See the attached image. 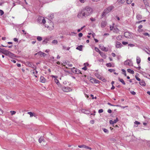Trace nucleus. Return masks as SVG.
<instances>
[{
    "label": "nucleus",
    "mask_w": 150,
    "mask_h": 150,
    "mask_svg": "<svg viewBox=\"0 0 150 150\" xmlns=\"http://www.w3.org/2000/svg\"><path fill=\"white\" fill-rule=\"evenodd\" d=\"M95 50L97 52H100L99 49L97 47H95Z\"/></svg>",
    "instance_id": "nucleus-45"
},
{
    "label": "nucleus",
    "mask_w": 150,
    "mask_h": 150,
    "mask_svg": "<svg viewBox=\"0 0 150 150\" xmlns=\"http://www.w3.org/2000/svg\"><path fill=\"white\" fill-rule=\"evenodd\" d=\"M90 81L93 83H98L99 81L95 79L94 78L91 77L90 79Z\"/></svg>",
    "instance_id": "nucleus-6"
},
{
    "label": "nucleus",
    "mask_w": 150,
    "mask_h": 150,
    "mask_svg": "<svg viewBox=\"0 0 150 150\" xmlns=\"http://www.w3.org/2000/svg\"><path fill=\"white\" fill-rule=\"evenodd\" d=\"M54 81L57 84H58V83H59V80L58 79H55Z\"/></svg>",
    "instance_id": "nucleus-38"
},
{
    "label": "nucleus",
    "mask_w": 150,
    "mask_h": 150,
    "mask_svg": "<svg viewBox=\"0 0 150 150\" xmlns=\"http://www.w3.org/2000/svg\"><path fill=\"white\" fill-rule=\"evenodd\" d=\"M122 71L123 72V74H124L125 76H127L126 74V71L124 69H122Z\"/></svg>",
    "instance_id": "nucleus-33"
},
{
    "label": "nucleus",
    "mask_w": 150,
    "mask_h": 150,
    "mask_svg": "<svg viewBox=\"0 0 150 150\" xmlns=\"http://www.w3.org/2000/svg\"><path fill=\"white\" fill-rule=\"evenodd\" d=\"M146 77L147 78H148L149 79H150V75L149 74H148V75H147L146 76Z\"/></svg>",
    "instance_id": "nucleus-60"
},
{
    "label": "nucleus",
    "mask_w": 150,
    "mask_h": 150,
    "mask_svg": "<svg viewBox=\"0 0 150 150\" xmlns=\"http://www.w3.org/2000/svg\"><path fill=\"white\" fill-rule=\"evenodd\" d=\"M75 73H77V74H79L80 73V71L79 70L77 69H76L75 70Z\"/></svg>",
    "instance_id": "nucleus-36"
},
{
    "label": "nucleus",
    "mask_w": 150,
    "mask_h": 150,
    "mask_svg": "<svg viewBox=\"0 0 150 150\" xmlns=\"http://www.w3.org/2000/svg\"><path fill=\"white\" fill-rule=\"evenodd\" d=\"M103 109H100L99 110L98 112L99 113H100L103 112Z\"/></svg>",
    "instance_id": "nucleus-47"
},
{
    "label": "nucleus",
    "mask_w": 150,
    "mask_h": 150,
    "mask_svg": "<svg viewBox=\"0 0 150 150\" xmlns=\"http://www.w3.org/2000/svg\"><path fill=\"white\" fill-rule=\"evenodd\" d=\"M142 27H143V26L142 25H140L138 26V28L139 29H140L142 28Z\"/></svg>",
    "instance_id": "nucleus-62"
},
{
    "label": "nucleus",
    "mask_w": 150,
    "mask_h": 150,
    "mask_svg": "<svg viewBox=\"0 0 150 150\" xmlns=\"http://www.w3.org/2000/svg\"><path fill=\"white\" fill-rule=\"evenodd\" d=\"M122 37L120 35L118 36L116 38L118 40H121L122 39Z\"/></svg>",
    "instance_id": "nucleus-31"
},
{
    "label": "nucleus",
    "mask_w": 150,
    "mask_h": 150,
    "mask_svg": "<svg viewBox=\"0 0 150 150\" xmlns=\"http://www.w3.org/2000/svg\"><path fill=\"white\" fill-rule=\"evenodd\" d=\"M119 81L121 82L123 84L125 85V82L122 79H120V78H118Z\"/></svg>",
    "instance_id": "nucleus-20"
},
{
    "label": "nucleus",
    "mask_w": 150,
    "mask_h": 150,
    "mask_svg": "<svg viewBox=\"0 0 150 150\" xmlns=\"http://www.w3.org/2000/svg\"><path fill=\"white\" fill-rule=\"evenodd\" d=\"M40 81L42 83L45 82V79L43 76H41L40 78Z\"/></svg>",
    "instance_id": "nucleus-16"
},
{
    "label": "nucleus",
    "mask_w": 150,
    "mask_h": 150,
    "mask_svg": "<svg viewBox=\"0 0 150 150\" xmlns=\"http://www.w3.org/2000/svg\"><path fill=\"white\" fill-rule=\"evenodd\" d=\"M44 140V137H40L38 140V141L40 143H41Z\"/></svg>",
    "instance_id": "nucleus-23"
},
{
    "label": "nucleus",
    "mask_w": 150,
    "mask_h": 150,
    "mask_svg": "<svg viewBox=\"0 0 150 150\" xmlns=\"http://www.w3.org/2000/svg\"><path fill=\"white\" fill-rule=\"evenodd\" d=\"M43 18V17H42L41 16H40L39 17L38 19L39 20H42Z\"/></svg>",
    "instance_id": "nucleus-61"
},
{
    "label": "nucleus",
    "mask_w": 150,
    "mask_h": 150,
    "mask_svg": "<svg viewBox=\"0 0 150 150\" xmlns=\"http://www.w3.org/2000/svg\"><path fill=\"white\" fill-rule=\"evenodd\" d=\"M85 146L86 145H79L78 146L80 148H85Z\"/></svg>",
    "instance_id": "nucleus-40"
},
{
    "label": "nucleus",
    "mask_w": 150,
    "mask_h": 150,
    "mask_svg": "<svg viewBox=\"0 0 150 150\" xmlns=\"http://www.w3.org/2000/svg\"><path fill=\"white\" fill-rule=\"evenodd\" d=\"M122 44L125 45H127L128 44V42L123 41L122 42Z\"/></svg>",
    "instance_id": "nucleus-48"
},
{
    "label": "nucleus",
    "mask_w": 150,
    "mask_h": 150,
    "mask_svg": "<svg viewBox=\"0 0 150 150\" xmlns=\"http://www.w3.org/2000/svg\"><path fill=\"white\" fill-rule=\"evenodd\" d=\"M48 40L47 39L44 40L42 42V44H47V43Z\"/></svg>",
    "instance_id": "nucleus-30"
},
{
    "label": "nucleus",
    "mask_w": 150,
    "mask_h": 150,
    "mask_svg": "<svg viewBox=\"0 0 150 150\" xmlns=\"http://www.w3.org/2000/svg\"><path fill=\"white\" fill-rule=\"evenodd\" d=\"M139 83L142 86H145L146 85V83L143 80H142L141 81H140L139 82Z\"/></svg>",
    "instance_id": "nucleus-17"
},
{
    "label": "nucleus",
    "mask_w": 150,
    "mask_h": 150,
    "mask_svg": "<svg viewBox=\"0 0 150 150\" xmlns=\"http://www.w3.org/2000/svg\"><path fill=\"white\" fill-rule=\"evenodd\" d=\"M114 57H115V54L114 53H112L111 54Z\"/></svg>",
    "instance_id": "nucleus-64"
},
{
    "label": "nucleus",
    "mask_w": 150,
    "mask_h": 150,
    "mask_svg": "<svg viewBox=\"0 0 150 150\" xmlns=\"http://www.w3.org/2000/svg\"><path fill=\"white\" fill-rule=\"evenodd\" d=\"M109 122H110V124H114V123L113 122V121H112V120H110V121H109Z\"/></svg>",
    "instance_id": "nucleus-53"
},
{
    "label": "nucleus",
    "mask_w": 150,
    "mask_h": 150,
    "mask_svg": "<svg viewBox=\"0 0 150 150\" xmlns=\"http://www.w3.org/2000/svg\"><path fill=\"white\" fill-rule=\"evenodd\" d=\"M93 11L92 8L87 6L78 13L77 17L79 18H83L90 16L93 13Z\"/></svg>",
    "instance_id": "nucleus-1"
},
{
    "label": "nucleus",
    "mask_w": 150,
    "mask_h": 150,
    "mask_svg": "<svg viewBox=\"0 0 150 150\" xmlns=\"http://www.w3.org/2000/svg\"><path fill=\"white\" fill-rule=\"evenodd\" d=\"M31 72L33 74L35 77H37V76L35 75V74H37L38 72L36 70H31Z\"/></svg>",
    "instance_id": "nucleus-14"
},
{
    "label": "nucleus",
    "mask_w": 150,
    "mask_h": 150,
    "mask_svg": "<svg viewBox=\"0 0 150 150\" xmlns=\"http://www.w3.org/2000/svg\"><path fill=\"white\" fill-rule=\"evenodd\" d=\"M45 22H46V21H45V19L44 18H43L42 20V23L43 24H44L45 23Z\"/></svg>",
    "instance_id": "nucleus-52"
},
{
    "label": "nucleus",
    "mask_w": 150,
    "mask_h": 150,
    "mask_svg": "<svg viewBox=\"0 0 150 150\" xmlns=\"http://www.w3.org/2000/svg\"><path fill=\"white\" fill-rule=\"evenodd\" d=\"M107 25V22L105 21H102L101 24L102 28H104Z\"/></svg>",
    "instance_id": "nucleus-12"
},
{
    "label": "nucleus",
    "mask_w": 150,
    "mask_h": 150,
    "mask_svg": "<svg viewBox=\"0 0 150 150\" xmlns=\"http://www.w3.org/2000/svg\"><path fill=\"white\" fill-rule=\"evenodd\" d=\"M27 65L29 67H30L32 68L34 70H35L36 69V67L34 65H32L31 63H30V62H27Z\"/></svg>",
    "instance_id": "nucleus-7"
},
{
    "label": "nucleus",
    "mask_w": 150,
    "mask_h": 150,
    "mask_svg": "<svg viewBox=\"0 0 150 150\" xmlns=\"http://www.w3.org/2000/svg\"><path fill=\"white\" fill-rule=\"evenodd\" d=\"M52 43L54 44H57L58 43V41L56 40H54L52 41Z\"/></svg>",
    "instance_id": "nucleus-29"
},
{
    "label": "nucleus",
    "mask_w": 150,
    "mask_h": 150,
    "mask_svg": "<svg viewBox=\"0 0 150 150\" xmlns=\"http://www.w3.org/2000/svg\"><path fill=\"white\" fill-rule=\"evenodd\" d=\"M114 8V6H112L109 7L107 8L106 9L104 10L103 12L102 13V16H104L106 14L111 11Z\"/></svg>",
    "instance_id": "nucleus-2"
},
{
    "label": "nucleus",
    "mask_w": 150,
    "mask_h": 150,
    "mask_svg": "<svg viewBox=\"0 0 150 150\" xmlns=\"http://www.w3.org/2000/svg\"><path fill=\"white\" fill-rule=\"evenodd\" d=\"M131 61L129 60H127L125 61L124 62L125 65H131Z\"/></svg>",
    "instance_id": "nucleus-10"
},
{
    "label": "nucleus",
    "mask_w": 150,
    "mask_h": 150,
    "mask_svg": "<svg viewBox=\"0 0 150 150\" xmlns=\"http://www.w3.org/2000/svg\"><path fill=\"white\" fill-rule=\"evenodd\" d=\"M132 2V0H127V3L128 4H130Z\"/></svg>",
    "instance_id": "nucleus-37"
},
{
    "label": "nucleus",
    "mask_w": 150,
    "mask_h": 150,
    "mask_svg": "<svg viewBox=\"0 0 150 150\" xmlns=\"http://www.w3.org/2000/svg\"><path fill=\"white\" fill-rule=\"evenodd\" d=\"M27 113L28 114L30 115V117H31L33 116V115H34V113H33L31 112H28Z\"/></svg>",
    "instance_id": "nucleus-24"
},
{
    "label": "nucleus",
    "mask_w": 150,
    "mask_h": 150,
    "mask_svg": "<svg viewBox=\"0 0 150 150\" xmlns=\"http://www.w3.org/2000/svg\"><path fill=\"white\" fill-rule=\"evenodd\" d=\"M62 90L65 92H68L71 91V88L69 87L62 86Z\"/></svg>",
    "instance_id": "nucleus-3"
},
{
    "label": "nucleus",
    "mask_w": 150,
    "mask_h": 150,
    "mask_svg": "<svg viewBox=\"0 0 150 150\" xmlns=\"http://www.w3.org/2000/svg\"><path fill=\"white\" fill-rule=\"evenodd\" d=\"M108 71L110 72H112L113 71H115V70L114 69H108Z\"/></svg>",
    "instance_id": "nucleus-44"
},
{
    "label": "nucleus",
    "mask_w": 150,
    "mask_h": 150,
    "mask_svg": "<svg viewBox=\"0 0 150 150\" xmlns=\"http://www.w3.org/2000/svg\"><path fill=\"white\" fill-rule=\"evenodd\" d=\"M107 104L109 105H110V106H116L115 105H113L111 104V103H108ZM116 106H118V105H116Z\"/></svg>",
    "instance_id": "nucleus-51"
},
{
    "label": "nucleus",
    "mask_w": 150,
    "mask_h": 150,
    "mask_svg": "<svg viewBox=\"0 0 150 150\" xmlns=\"http://www.w3.org/2000/svg\"><path fill=\"white\" fill-rule=\"evenodd\" d=\"M144 35L145 36H148L149 37L150 36L149 35V34L148 33H144Z\"/></svg>",
    "instance_id": "nucleus-50"
},
{
    "label": "nucleus",
    "mask_w": 150,
    "mask_h": 150,
    "mask_svg": "<svg viewBox=\"0 0 150 150\" xmlns=\"http://www.w3.org/2000/svg\"><path fill=\"white\" fill-rule=\"evenodd\" d=\"M136 60H137V63L138 64L140 63V62H141V59L138 56H137V57Z\"/></svg>",
    "instance_id": "nucleus-19"
},
{
    "label": "nucleus",
    "mask_w": 150,
    "mask_h": 150,
    "mask_svg": "<svg viewBox=\"0 0 150 150\" xmlns=\"http://www.w3.org/2000/svg\"><path fill=\"white\" fill-rule=\"evenodd\" d=\"M8 56L11 58L13 57H16V56L15 54L12 53L11 52H9Z\"/></svg>",
    "instance_id": "nucleus-15"
},
{
    "label": "nucleus",
    "mask_w": 150,
    "mask_h": 150,
    "mask_svg": "<svg viewBox=\"0 0 150 150\" xmlns=\"http://www.w3.org/2000/svg\"><path fill=\"white\" fill-rule=\"evenodd\" d=\"M90 123L92 124H93L94 123V120H91L90 121Z\"/></svg>",
    "instance_id": "nucleus-58"
},
{
    "label": "nucleus",
    "mask_w": 150,
    "mask_h": 150,
    "mask_svg": "<svg viewBox=\"0 0 150 150\" xmlns=\"http://www.w3.org/2000/svg\"><path fill=\"white\" fill-rule=\"evenodd\" d=\"M82 69L84 70H86L87 69V68L86 66H85L84 67L82 68Z\"/></svg>",
    "instance_id": "nucleus-56"
},
{
    "label": "nucleus",
    "mask_w": 150,
    "mask_h": 150,
    "mask_svg": "<svg viewBox=\"0 0 150 150\" xmlns=\"http://www.w3.org/2000/svg\"><path fill=\"white\" fill-rule=\"evenodd\" d=\"M9 51L8 50H6L5 51L4 53H3V54H4L6 55H8L9 54Z\"/></svg>",
    "instance_id": "nucleus-26"
},
{
    "label": "nucleus",
    "mask_w": 150,
    "mask_h": 150,
    "mask_svg": "<svg viewBox=\"0 0 150 150\" xmlns=\"http://www.w3.org/2000/svg\"><path fill=\"white\" fill-rule=\"evenodd\" d=\"M143 2L146 8H148L149 7V4L146 1L144 0Z\"/></svg>",
    "instance_id": "nucleus-18"
},
{
    "label": "nucleus",
    "mask_w": 150,
    "mask_h": 150,
    "mask_svg": "<svg viewBox=\"0 0 150 150\" xmlns=\"http://www.w3.org/2000/svg\"><path fill=\"white\" fill-rule=\"evenodd\" d=\"M6 50L4 48H0V52L2 53V54H3V53Z\"/></svg>",
    "instance_id": "nucleus-27"
},
{
    "label": "nucleus",
    "mask_w": 150,
    "mask_h": 150,
    "mask_svg": "<svg viewBox=\"0 0 150 150\" xmlns=\"http://www.w3.org/2000/svg\"><path fill=\"white\" fill-rule=\"evenodd\" d=\"M85 148L90 150H91L92 149V148L91 147H88V146H86V145L85 146Z\"/></svg>",
    "instance_id": "nucleus-42"
},
{
    "label": "nucleus",
    "mask_w": 150,
    "mask_h": 150,
    "mask_svg": "<svg viewBox=\"0 0 150 150\" xmlns=\"http://www.w3.org/2000/svg\"><path fill=\"white\" fill-rule=\"evenodd\" d=\"M0 13H1V16H2V15L4 13V11L1 10H0Z\"/></svg>",
    "instance_id": "nucleus-49"
},
{
    "label": "nucleus",
    "mask_w": 150,
    "mask_h": 150,
    "mask_svg": "<svg viewBox=\"0 0 150 150\" xmlns=\"http://www.w3.org/2000/svg\"><path fill=\"white\" fill-rule=\"evenodd\" d=\"M13 40L15 42H18V39H17V38H14L13 39Z\"/></svg>",
    "instance_id": "nucleus-59"
},
{
    "label": "nucleus",
    "mask_w": 150,
    "mask_h": 150,
    "mask_svg": "<svg viewBox=\"0 0 150 150\" xmlns=\"http://www.w3.org/2000/svg\"><path fill=\"white\" fill-rule=\"evenodd\" d=\"M130 93L133 95H135L136 94V93L134 91H130Z\"/></svg>",
    "instance_id": "nucleus-55"
},
{
    "label": "nucleus",
    "mask_w": 150,
    "mask_h": 150,
    "mask_svg": "<svg viewBox=\"0 0 150 150\" xmlns=\"http://www.w3.org/2000/svg\"><path fill=\"white\" fill-rule=\"evenodd\" d=\"M78 36L79 37L81 38L83 36V34L82 33H80L79 34Z\"/></svg>",
    "instance_id": "nucleus-46"
},
{
    "label": "nucleus",
    "mask_w": 150,
    "mask_h": 150,
    "mask_svg": "<svg viewBox=\"0 0 150 150\" xmlns=\"http://www.w3.org/2000/svg\"><path fill=\"white\" fill-rule=\"evenodd\" d=\"M82 47L83 46L82 45H80L78 46L76 48V49L77 50H79L80 51H82Z\"/></svg>",
    "instance_id": "nucleus-21"
},
{
    "label": "nucleus",
    "mask_w": 150,
    "mask_h": 150,
    "mask_svg": "<svg viewBox=\"0 0 150 150\" xmlns=\"http://www.w3.org/2000/svg\"><path fill=\"white\" fill-rule=\"evenodd\" d=\"M124 36L127 38H130L132 37V35L130 33L126 32L124 33Z\"/></svg>",
    "instance_id": "nucleus-4"
},
{
    "label": "nucleus",
    "mask_w": 150,
    "mask_h": 150,
    "mask_svg": "<svg viewBox=\"0 0 150 150\" xmlns=\"http://www.w3.org/2000/svg\"><path fill=\"white\" fill-rule=\"evenodd\" d=\"M54 15L53 14H50L48 16V17L49 18L51 19H52L54 18Z\"/></svg>",
    "instance_id": "nucleus-28"
},
{
    "label": "nucleus",
    "mask_w": 150,
    "mask_h": 150,
    "mask_svg": "<svg viewBox=\"0 0 150 150\" xmlns=\"http://www.w3.org/2000/svg\"><path fill=\"white\" fill-rule=\"evenodd\" d=\"M99 54L101 57L104 59H105L106 57V55L103 52H99Z\"/></svg>",
    "instance_id": "nucleus-13"
},
{
    "label": "nucleus",
    "mask_w": 150,
    "mask_h": 150,
    "mask_svg": "<svg viewBox=\"0 0 150 150\" xmlns=\"http://www.w3.org/2000/svg\"><path fill=\"white\" fill-rule=\"evenodd\" d=\"M10 112L11 113V115H12L15 114L16 113V112L14 111H10Z\"/></svg>",
    "instance_id": "nucleus-39"
},
{
    "label": "nucleus",
    "mask_w": 150,
    "mask_h": 150,
    "mask_svg": "<svg viewBox=\"0 0 150 150\" xmlns=\"http://www.w3.org/2000/svg\"><path fill=\"white\" fill-rule=\"evenodd\" d=\"M127 71L128 72L132 74H134V71L129 69H127Z\"/></svg>",
    "instance_id": "nucleus-22"
},
{
    "label": "nucleus",
    "mask_w": 150,
    "mask_h": 150,
    "mask_svg": "<svg viewBox=\"0 0 150 150\" xmlns=\"http://www.w3.org/2000/svg\"><path fill=\"white\" fill-rule=\"evenodd\" d=\"M115 43V47L117 48H121L122 46V45L118 41H116Z\"/></svg>",
    "instance_id": "nucleus-5"
},
{
    "label": "nucleus",
    "mask_w": 150,
    "mask_h": 150,
    "mask_svg": "<svg viewBox=\"0 0 150 150\" xmlns=\"http://www.w3.org/2000/svg\"><path fill=\"white\" fill-rule=\"evenodd\" d=\"M99 47L100 49L103 51L106 52L108 51V49L106 47H104L103 45H99Z\"/></svg>",
    "instance_id": "nucleus-8"
},
{
    "label": "nucleus",
    "mask_w": 150,
    "mask_h": 150,
    "mask_svg": "<svg viewBox=\"0 0 150 150\" xmlns=\"http://www.w3.org/2000/svg\"><path fill=\"white\" fill-rule=\"evenodd\" d=\"M135 77L136 79L138 80V81H141L140 79L139 78L138 76H135Z\"/></svg>",
    "instance_id": "nucleus-43"
},
{
    "label": "nucleus",
    "mask_w": 150,
    "mask_h": 150,
    "mask_svg": "<svg viewBox=\"0 0 150 150\" xmlns=\"http://www.w3.org/2000/svg\"><path fill=\"white\" fill-rule=\"evenodd\" d=\"M90 19L92 22L95 21H96V19L95 18H90Z\"/></svg>",
    "instance_id": "nucleus-41"
},
{
    "label": "nucleus",
    "mask_w": 150,
    "mask_h": 150,
    "mask_svg": "<svg viewBox=\"0 0 150 150\" xmlns=\"http://www.w3.org/2000/svg\"><path fill=\"white\" fill-rule=\"evenodd\" d=\"M103 131L105 132V133H108V130L107 129H105V128H103Z\"/></svg>",
    "instance_id": "nucleus-34"
},
{
    "label": "nucleus",
    "mask_w": 150,
    "mask_h": 150,
    "mask_svg": "<svg viewBox=\"0 0 150 150\" xmlns=\"http://www.w3.org/2000/svg\"><path fill=\"white\" fill-rule=\"evenodd\" d=\"M38 54H39V55H40L41 57H42V56L45 57L47 55L44 52H43L41 51H40L38 52Z\"/></svg>",
    "instance_id": "nucleus-11"
},
{
    "label": "nucleus",
    "mask_w": 150,
    "mask_h": 150,
    "mask_svg": "<svg viewBox=\"0 0 150 150\" xmlns=\"http://www.w3.org/2000/svg\"><path fill=\"white\" fill-rule=\"evenodd\" d=\"M37 39L38 41H40L42 40V38L41 37L38 36L37 37Z\"/></svg>",
    "instance_id": "nucleus-32"
},
{
    "label": "nucleus",
    "mask_w": 150,
    "mask_h": 150,
    "mask_svg": "<svg viewBox=\"0 0 150 150\" xmlns=\"http://www.w3.org/2000/svg\"><path fill=\"white\" fill-rule=\"evenodd\" d=\"M137 18L138 20H140L142 18V16L141 15L138 14L137 16Z\"/></svg>",
    "instance_id": "nucleus-25"
},
{
    "label": "nucleus",
    "mask_w": 150,
    "mask_h": 150,
    "mask_svg": "<svg viewBox=\"0 0 150 150\" xmlns=\"http://www.w3.org/2000/svg\"><path fill=\"white\" fill-rule=\"evenodd\" d=\"M106 65L107 67H111L112 66V65L110 63H107L106 64Z\"/></svg>",
    "instance_id": "nucleus-35"
},
{
    "label": "nucleus",
    "mask_w": 150,
    "mask_h": 150,
    "mask_svg": "<svg viewBox=\"0 0 150 150\" xmlns=\"http://www.w3.org/2000/svg\"><path fill=\"white\" fill-rule=\"evenodd\" d=\"M128 46L131 47H133L134 46V45L133 44H128Z\"/></svg>",
    "instance_id": "nucleus-54"
},
{
    "label": "nucleus",
    "mask_w": 150,
    "mask_h": 150,
    "mask_svg": "<svg viewBox=\"0 0 150 150\" xmlns=\"http://www.w3.org/2000/svg\"><path fill=\"white\" fill-rule=\"evenodd\" d=\"M112 112V110L110 109H108V112L110 113H111Z\"/></svg>",
    "instance_id": "nucleus-63"
},
{
    "label": "nucleus",
    "mask_w": 150,
    "mask_h": 150,
    "mask_svg": "<svg viewBox=\"0 0 150 150\" xmlns=\"http://www.w3.org/2000/svg\"><path fill=\"white\" fill-rule=\"evenodd\" d=\"M81 112L85 114H89L90 113V112L88 110L83 109L81 110Z\"/></svg>",
    "instance_id": "nucleus-9"
},
{
    "label": "nucleus",
    "mask_w": 150,
    "mask_h": 150,
    "mask_svg": "<svg viewBox=\"0 0 150 150\" xmlns=\"http://www.w3.org/2000/svg\"><path fill=\"white\" fill-rule=\"evenodd\" d=\"M134 123L137 125H139L140 124V122L136 121Z\"/></svg>",
    "instance_id": "nucleus-57"
}]
</instances>
